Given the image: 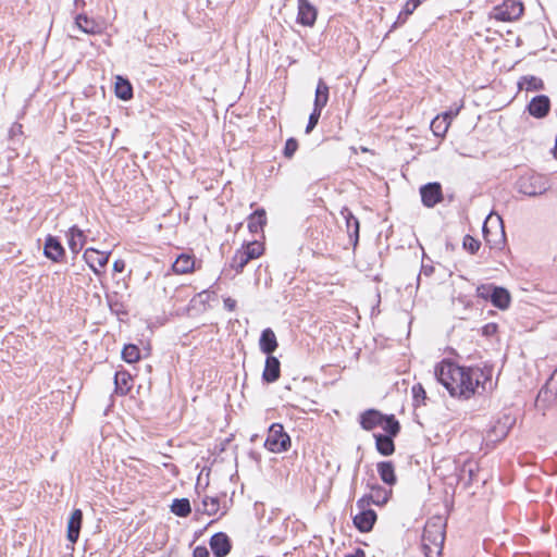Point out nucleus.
Wrapping results in <instances>:
<instances>
[{
	"label": "nucleus",
	"mask_w": 557,
	"mask_h": 557,
	"mask_svg": "<svg viewBox=\"0 0 557 557\" xmlns=\"http://www.w3.org/2000/svg\"><path fill=\"white\" fill-rule=\"evenodd\" d=\"M341 215L345 219L349 242L352 245V248L355 250L359 243V232H360L359 220L355 216V214L347 207H344L341 210Z\"/></svg>",
	"instance_id": "15"
},
{
	"label": "nucleus",
	"mask_w": 557,
	"mask_h": 557,
	"mask_svg": "<svg viewBox=\"0 0 557 557\" xmlns=\"http://www.w3.org/2000/svg\"><path fill=\"white\" fill-rule=\"evenodd\" d=\"M523 11L524 7L520 0H504L502 4L493 8L491 16L500 22H511L518 20Z\"/></svg>",
	"instance_id": "7"
},
{
	"label": "nucleus",
	"mask_w": 557,
	"mask_h": 557,
	"mask_svg": "<svg viewBox=\"0 0 557 557\" xmlns=\"http://www.w3.org/2000/svg\"><path fill=\"white\" fill-rule=\"evenodd\" d=\"M376 520L377 515L371 508L359 509V512L352 517L355 528L361 533L372 531Z\"/></svg>",
	"instance_id": "11"
},
{
	"label": "nucleus",
	"mask_w": 557,
	"mask_h": 557,
	"mask_svg": "<svg viewBox=\"0 0 557 557\" xmlns=\"http://www.w3.org/2000/svg\"><path fill=\"white\" fill-rule=\"evenodd\" d=\"M297 149H298V141H297V139L294 138V137H289L285 141V146L283 148V156L286 159H292L294 157V154L296 153Z\"/></svg>",
	"instance_id": "41"
},
{
	"label": "nucleus",
	"mask_w": 557,
	"mask_h": 557,
	"mask_svg": "<svg viewBox=\"0 0 557 557\" xmlns=\"http://www.w3.org/2000/svg\"><path fill=\"white\" fill-rule=\"evenodd\" d=\"M248 230L252 234H258L263 231L267 224V213L263 208H258L248 216Z\"/></svg>",
	"instance_id": "27"
},
{
	"label": "nucleus",
	"mask_w": 557,
	"mask_h": 557,
	"mask_svg": "<svg viewBox=\"0 0 557 557\" xmlns=\"http://www.w3.org/2000/svg\"><path fill=\"white\" fill-rule=\"evenodd\" d=\"M513 424V420H511L509 417H505V420H498L494 425L491 426V429L487 432V438L491 442H499L504 440L511 426Z\"/></svg>",
	"instance_id": "19"
},
{
	"label": "nucleus",
	"mask_w": 557,
	"mask_h": 557,
	"mask_svg": "<svg viewBox=\"0 0 557 557\" xmlns=\"http://www.w3.org/2000/svg\"><path fill=\"white\" fill-rule=\"evenodd\" d=\"M66 236L70 250L74 255L79 253L86 243V235L84 232L77 225H72L69 228Z\"/></svg>",
	"instance_id": "21"
},
{
	"label": "nucleus",
	"mask_w": 557,
	"mask_h": 557,
	"mask_svg": "<svg viewBox=\"0 0 557 557\" xmlns=\"http://www.w3.org/2000/svg\"><path fill=\"white\" fill-rule=\"evenodd\" d=\"M318 11L309 0H298L297 23L302 26H313Z\"/></svg>",
	"instance_id": "16"
},
{
	"label": "nucleus",
	"mask_w": 557,
	"mask_h": 557,
	"mask_svg": "<svg viewBox=\"0 0 557 557\" xmlns=\"http://www.w3.org/2000/svg\"><path fill=\"white\" fill-rule=\"evenodd\" d=\"M383 414L380 410L370 408L359 414L358 421L364 431H372L382 424Z\"/></svg>",
	"instance_id": "18"
},
{
	"label": "nucleus",
	"mask_w": 557,
	"mask_h": 557,
	"mask_svg": "<svg viewBox=\"0 0 557 557\" xmlns=\"http://www.w3.org/2000/svg\"><path fill=\"white\" fill-rule=\"evenodd\" d=\"M554 156L557 159V136H556V139H555Z\"/></svg>",
	"instance_id": "56"
},
{
	"label": "nucleus",
	"mask_w": 557,
	"mask_h": 557,
	"mask_svg": "<svg viewBox=\"0 0 557 557\" xmlns=\"http://www.w3.org/2000/svg\"><path fill=\"white\" fill-rule=\"evenodd\" d=\"M224 308L228 311H234L236 308V300L231 297H225L223 299Z\"/></svg>",
	"instance_id": "48"
},
{
	"label": "nucleus",
	"mask_w": 557,
	"mask_h": 557,
	"mask_svg": "<svg viewBox=\"0 0 557 557\" xmlns=\"http://www.w3.org/2000/svg\"><path fill=\"white\" fill-rule=\"evenodd\" d=\"M171 512L180 518H186L191 512V506L188 498H175L170 506Z\"/></svg>",
	"instance_id": "32"
},
{
	"label": "nucleus",
	"mask_w": 557,
	"mask_h": 557,
	"mask_svg": "<svg viewBox=\"0 0 557 557\" xmlns=\"http://www.w3.org/2000/svg\"><path fill=\"white\" fill-rule=\"evenodd\" d=\"M422 272L425 274V275H431L433 272H434V268L432 265L428 267V265H422Z\"/></svg>",
	"instance_id": "53"
},
{
	"label": "nucleus",
	"mask_w": 557,
	"mask_h": 557,
	"mask_svg": "<svg viewBox=\"0 0 557 557\" xmlns=\"http://www.w3.org/2000/svg\"><path fill=\"white\" fill-rule=\"evenodd\" d=\"M44 256L52 262H61L65 257V248L57 236L48 235L45 239Z\"/></svg>",
	"instance_id": "12"
},
{
	"label": "nucleus",
	"mask_w": 557,
	"mask_h": 557,
	"mask_svg": "<svg viewBox=\"0 0 557 557\" xmlns=\"http://www.w3.org/2000/svg\"><path fill=\"white\" fill-rule=\"evenodd\" d=\"M114 92L116 98H119L120 100H131L134 96V89L129 79L124 76L117 75L115 78Z\"/></svg>",
	"instance_id": "24"
},
{
	"label": "nucleus",
	"mask_w": 557,
	"mask_h": 557,
	"mask_svg": "<svg viewBox=\"0 0 557 557\" xmlns=\"http://www.w3.org/2000/svg\"><path fill=\"white\" fill-rule=\"evenodd\" d=\"M209 545L215 557H226L232 549V541L224 532L214 533L210 537Z\"/></svg>",
	"instance_id": "14"
},
{
	"label": "nucleus",
	"mask_w": 557,
	"mask_h": 557,
	"mask_svg": "<svg viewBox=\"0 0 557 557\" xmlns=\"http://www.w3.org/2000/svg\"><path fill=\"white\" fill-rule=\"evenodd\" d=\"M462 108V104L456 107V108H450L449 110L443 112L442 114H438L442 119L445 120V122H449V124L451 123V121L459 114L460 110Z\"/></svg>",
	"instance_id": "45"
},
{
	"label": "nucleus",
	"mask_w": 557,
	"mask_h": 557,
	"mask_svg": "<svg viewBox=\"0 0 557 557\" xmlns=\"http://www.w3.org/2000/svg\"><path fill=\"white\" fill-rule=\"evenodd\" d=\"M74 4L76 8L83 7V5H85V1L84 0H74Z\"/></svg>",
	"instance_id": "55"
},
{
	"label": "nucleus",
	"mask_w": 557,
	"mask_h": 557,
	"mask_svg": "<svg viewBox=\"0 0 557 557\" xmlns=\"http://www.w3.org/2000/svg\"><path fill=\"white\" fill-rule=\"evenodd\" d=\"M411 392L413 397V405L416 407L419 406L420 404H424L425 399L428 398L426 392L420 383L414 384L411 388Z\"/></svg>",
	"instance_id": "40"
},
{
	"label": "nucleus",
	"mask_w": 557,
	"mask_h": 557,
	"mask_svg": "<svg viewBox=\"0 0 557 557\" xmlns=\"http://www.w3.org/2000/svg\"><path fill=\"white\" fill-rule=\"evenodd\" d=\"M329 96L330 87L323 78H319L314 94L313 109L322 111L323 108L327 104Z\"/></svg>",
	"instance_id": "28"
},
{
	"label": "nucleus",
	"mask_w": 557,
	"mask_h": 557,
	"mask_svg": "<svg viewBox=\"0 0 557 557\" xmlns=\"http://www.w3.org/2000/svg\"><path fill=\"white\" fill-rule=\"evenodd\" d=\"M83 524V511L82 509H74L67 520L66 527V539L72 544L78 541L79 533Z\"/></svg>",
	"instance_id": "17"
},
{
	"label": "nucleus",
	"mask_w": 557,
	"mask_h": 557,
	"mask_svg": "<svg viewBox=\"0 0 557 557\" xmlns=\"http://www.w3.org/2000/svg\"><path fill=\"white\" fill-rule=\"evenodd\" d=\"M321 110L313 109L312 112L309 115L308 123L306 126V134H309L313 131V128L318 125L320 116H321Z\"/></svg>",
	"instance_id": "43"
},
{
	"label": "nucleus",
	"mask_w": 557,
	"mask_h": 557,
	"mask_svg": "<svg viewBox=\"0 0 557 557\" xmlns=\"http://www.w3.org/2000/svg\"><path fill=\"white\" fill-rule=\"evenodd\" d=\"M198 297L200 298L201 302H206L210 298V293L208 290H202L201 293L198 294Z\"/></svg>",
	"instance_id": "52"
},
{
	"label": "nucleus",
	"mask_w": 557,
	"mask_h": 557,
	"mask_svg": "<svg viewBox=\"0 0 557 557\" xmlns=\"http://www.w3.org/2000/svg\"><path fill=\"white\" fill-rule=\"evenodd\" d=\"M497 330H498V326L496 323H493V322L486 323L482 327V335L486 336V337H491L496 334Z\"/></svg>",
	"instance_id": "46"
},
{
	"label": "nucleus",
	"mask_w": 557,
	"mask_h": 557,
	"mask_svg": "<svg viewBox=\"0 0 557 557\" xmlns=\"http://www.w3.org/2000/svg\"><path fill=\"white\" fill-rule=\"evenodd\" d=\"M259 347L267 356H272V354L277 349L278 343L272 329L268 327L261 332Z\"/></svg>",
	"instance_id": "22"
},
{
	"label": "nucleus",
	"mask_w": 557,
	"mask_h": 557,
	"mask_svg": "<svg viewBox=\"0 0 557 557\" xmlns=\"http://www.w3.org/2000/svg\"><path fill=\"white\" fill-rule=\"evenodd\" d=\"M257 438V435L251 436V441H255Z\"/></svg>",
	"instance_id": "57"
},
{
	"label": "nucleus",
	"mask_w": 557,
	"mask_h": 557,
	"mask_svg": "<svg viewBox=\"0 0 557 557\" xmlns=\"http://www.w3.org/2000/svg\"><path fill=\"white\" fill-rule=\"evenodd\" d=\"M249 456H250V458H251V459H253V460H256V461H259V460H260V454H259V453H257V451L251 450V451L249 453Z\"/></svg>",
	"instance_id": "54"
},
{
	"label": "nucleus",
	"mask_w": 557,
	"mask_h": 557,
	"mask_svg": "<svg viewBox=\"0 0 557 557\" xmlns=\"http://www.w3.org/2000/svg\"><path fill=\"white\" fill-rule=\"evenodd\" d=\"M193 557H210V553L206 546L198 545L194 548Z\"/></svg>",
	"instance_id": "47"
},
{
	"label": "nucleus",
	"mask_w": 557,
	"mask_h": 557,
	"mask_svg": "<svg viewBox=\"0 0 557 557\" xmlns=\"http://www.w3.org/2000/svg\"><path fill=\"white\" fill-rule=\"evenodd\" d=\"M371 504L375 505V500H374V497L372 496V492L360 497L357 500L356 506L358 509H364V508H370Z\"/></svg>",
	"instance_id": "44"
},
{
	"label": "nucleus",
	"mask_w": 557,
	"mask_h": 557,
	"mask_svg": "<svg viewBox=\"0 0 557 557\" xmlns=\"http://www.w3.org/2000/svg\"><path fill=\"white\" fill-rule=\"evenodd\" d=\"M493 219H494L493 214H490L486 218V220L483 223L482 232H483V236H484L486 244L491 248L500 249L503 247V245L505 244V239H506L503 221L499 215H495V222L497 223L499 231L496 232L495 234H493L488 228V223H491L493 221Z\"/></svg>",
	"instance_id": "8"
},
{
	"label": "nucleus",
	"mask_w": 557,
	"mask_h": 557,
	"mask_svg": "<svg viewBox=\"0 0 557 557\" xmlns=\"http://www.w3.org/2000/svg\"><path fill=\"white\" fill-rule=\"evenodd\" d=\"M344 557H366V553L362 548H356L354 553L347 554Z\"/></svg>",
	"instance_id": "51"
},
{
	"label": "nucleus",
	"mask_w": 557,
	"mask_h": 557,
	"mask_svg": "<svg viewBox=\"0 0 557 557\" xmlns=\"http://www.w3.org/2000/svg\"><path fill=\"white\" fill-rule=\"evenodd\" d=\"M367 487L372 492L376 506L385 505L392 496V490H386L377 483H368Z\"/></svg>",
	"instance_id": "31"
},
{
	"label": "nucleus",
	"mask_w": 557,
	"mask_h": 557,
	"mask_svg": "<svg viewBox=\"0 0 557 557\" xmlns=\"http://www.w3.org/2000/svg\"><path fill=\"white\" fill-rule=\"evenodd\" d=\"M281 375V362L274 356H267L265 364L262 372V380L265 383H274Z\"/></svg>",
	"instance_id": "20"
},
{
	"label": "nucleus",
	"mask_w": 557,
	"mask_h": 557,
	"mask_svg": "<svg viewBox=\"0 0 557 557\" xmlns=\"http://www.w3.org/2000/svg\"><path fill=\"white\" fill-rule=\"evenodd\" d=\"M380 479L388 486H393L397 482L395 467L392 461H380L376 465Z\"/></svg>",
	"instance_id": "26"
},
{
	"label": "nucleus",
	"mask_w": 557,
	"mask_h": 557,
	"mask_svg": "<svg viewBox=\"0 0 557 557\" xmlns=\"http://www.w3.org/2000/svg\"><path fill=\"white\" fill-rule=\"evenodd\" d=\"M462 246L467 251L473 255L480 249L481 243L471 235H466L462 240Z\"/></svg>",
	"instance_id": "42"
},
{
	"label": "nucleus",
	"mask_w": 557,
	"mask_h": 557,
	"mask_svg": "<svg viewBox=\"0 0 557 557\" xmlns=\"http://www.w3.org/2000/svg\"><path fill=\"white\" fill-rule=\"evenodd\" d=\"M550 99L546 95H537L533 97L527 106L529 114L535 119H544L550 111Z\"/></svg>",
	"instance_id": "10"
},
{
	"label": "nucleus",
	"mask_w": 557,
	"mask_h": 557,
	"mask_svg": "<svg viewBox=\"0 0 557 557\" xmlns=\"http://www.w3.org/2000/svg\"><path fill=\"white\" fill-rule=\"evenodd\" d=\"M220 510V498L206 496L201 502V507L196 508V512L213 516Z\"/></svg>",
	"instance_id": "35"
},
{
	"label": "nucleus",
	"mask_w": 557,
	"mask_h": 557,
	"mask_svg": "<svg viewBox=\"0 0 557 557\" xmlns=\"http://www.w3.org/2000/svg\"><path fill=\"white\" fill-rule=\"evenodd\" d=\"M421 202L426 208H434L444 199L442 185L438 182H430L422 185L419 189Z\"/></svg>",
	"instance_id": "9"
},
{
	"label": "nucleus",
	"mask_w": 557,
	"mask_h": 557,
	"mask_svg": "<svg viewBox=\"0 0 557 557\" xmlns=\"http://www.w3.org/2000/svg\"><path fill=\"white\" fill-rule=\"evenodd\" d=\"M430 127L436 137H444L449 128V122H445L444 119H442L440 115H436L431 121Z\"/></svg>",
	"instance_id": "39"
},
{
	"label": "nucleus",
	"mask_w": 557,
	"mask_h": 557,
	"mask_svg": "<svg viewBox=\"0 0 557 557\" xmlns=\"http://www.w3.org/2000/svg\"><path fill=\"white\" fill-rule=\"evenodd\" d=\"M290 436L285 432L283 424L272 423L264 441V447L274 454L285 453L290 448Z\"/></svg>",
	"instance_id": "6"
},
{
	"label": "nucleus",
	"mask_w": 557,
	"mask_h": 557,
	"mask_svg": "<svg viewBox=\"0 0 557 557\" xmlns=\"http://www.w3.org/2000/svg\"><path fill=\"white\" fill-rule=\"evenodd\" d=\"M385 435L397 436L400 432V423L394 414H383L382 424Z\"/></svg>",
	"instance_id": "33"
},
{
	"label": "nucleus",
	"mask_w": 557,
	"mask_h": 557,
	"mask_svg": "<svg viewBox=\"0 0 557 557\" xmlns=\"http://www.w3.org/2000/svg\"><path fill=\"white\" fill-rule=\"evenodd\" d=\"M416 9L417 7H413L412 4H410V1L407 0L401 11L399 12L396 21L393 23L389 32L396 29L399 26H403L407 22L408 17L414 12Z\"/></svg>",
	"instance_id": "37"
},
{
	"label": "nucleus",
	"mask_w": 557,
	"mask_h": 557,
	"mask_svg": "<svg viewBox=\"0 0 557 557\" xmlns=\"http://www.w3.org/2000/svg\"><path fill=\"white\" fill-rule=\"evenodd\" d=\"M434 376L451 397L468 400L475 394L484 372L479 367H462L444 359L436 364Z\"/></svg>",
	"instance_id": "1"
},
{
	"label": "nucleus",
	"mask_w": 557,
	"mask_h": 557,
	"mask_svg": "<svg viewBox=\"0 0 557 557\" xmlns=\"http://www.w3.org/2000/svg\"><path fill=\"white\" fill-rule=\"evenodd\" d=\"M125 261L122 259H117L113 262V271L116 273H122L125 270Z\"/></svg>",
	"instance_id": "49"
},
{
	"label": "nucleus",
	"mask_w": 557,
	"mask_h": 557,
	"mask_svg": "<svg viewBox=\"0 0 557 557\" xmlns=\"http://www.w3.org/2000/svg\"><path fill=\"white\" fill-rule=\"evenodd\" d=\"M476 296L491 304L499 310H506L511 302L508 289L494 284H481L476 287Z\"/></svg>",
	"instance_id": "4"
},
{
	"label": "nucleus",
	"mask_w": 557,
	"mask_h": 557,
	"mask_svg": "<svg viewBox=\"0 0 557 557\" xmlns=\"http://www.w3.org/2000/svg\"><path fill=\"white\" fill-rule=\"evenodd\" d=\"M10 138L11 140H14V137L17 136V135H22V125L21 124H14L11 128H10Z\"/></svg>",
	"instance_id": "50"
},
{
	"label": "nucleus",
	"mask_w": 557,
	"mask_h": 557,
	"mask_svg": "<svg viewBox=\"0 0 557 557\" xmlns=\"http://www.w3.org/2000/svg\"><path fill=\"white\" fill-rule=\"evenodd\" d=\"M195 259L194 257L181 253L172 264V270L177 274H186L194 270Z\"/></svg>",
	"instance_id": "29"
},
{
	"label": "nucleus",
	"mask_w": 557,
	"mask_h": 557,
	"mask_svg": "<svg viewBox=\"0 0 557 557\" xmlns=\"http://www.w3.org/2000/svg\"><path fill=\"white\" fill-rule=\"evenodd\" d=\"M446 523L440 516L430 518L422 533V550L425 557H440L445 540Z\"/></svg>",
	"instance_id": "2"
},
{
	"label": "nucleus",
	"mask_w": 557,
	"mask_h": 557,
	"mask_svg": "<svg viewBox=\"0 0 557 557\" xmlns=\"http://www.w3.org/2000/svg\"><path fill=\"white\" fill-rule=\"evenodd\" d=\"M111 252L99 251L95 248H87L83 255L84 260L96 275H101V271L96 267L104 268L108 264Z\"/></svg>",
	"instance_id": "13"
},
{
	"label": "nucleus",
	"mask_w": 557,
	"mask_h": 557,
	"mask_svg": "<svg viewBox=\"0 0 557 557\" xmlns=\"http://www.w3.org/2000/svg\"><path fill=\"white\" fill-rule=\"evenodd\" d=\"M122 359L127 363H134L140 359V350L134 344H126L122 349Z\"/></svg>",
	"instance_id": "38"
},
{
	"label": "nucleus",
	"mask_w": 557,
	"mask_h": 557,
	"mask_svg": "<svg viewBox=\"0 0 557 557\" xmlns=\"http://www.w3.org/2000/svg\"><path fill=\"white\" fill-rule=\"evenodd\" d=\"M518 193L528 197H537L545 194L549 188V182L546 176L536 172H525L515 183Z\"/></svg>",
	"instance_id": "3"
},
{
	"label": "nucleus",
	"mask_w": 557,
	"mask_h": 557,
	"mask_svg": "<svg viewBox=\"0 0 557 557\" xmlns=\"http://www.w3.org/2000/svg\"><path fill=\"white\" fill-rule=\"evenodd\" d=\"M375 448L382 456H391L395 453V436L385 435L382 433H374Z\"/></svg>",
	"instance_id": "23"
},
{
	"label": "nucleus",
	"mask_w": 557,
	"mask_h": 557,
	"mask_svg": "<svg viewBox=\"0 0 557 557\" xmlns=\"http://www.w3.org/2000/svg\"><path fill=\"white\" fill-rule=\"evenodd\" d=\"M262 253L263 246L260 242H249L244 244L242 248L235 252L231 259L230 267L234 269L236 273H242L251 260L259 258Z\"/></svg>",
	"instance_id": "5"
},
{
	"label": "nucleus",
	"mask_w": 557,
	"mask_h": 557,
	"mask_svg": "<svg viewBox=\"0 0 557 557\" xmlns=\"http://www.w3.org/2000/svg\"><path fill=\"white\" fill-rule=\"evenodd\" d=\"M557 397V369L552 373L545 385L540 389L537 398L550 400Z\"/></svg>",
	"instance_id": "30"
},
{
	"label": "nucleus",
	"mask_w": 557,
	"mask_h": 557,
	"mask_svg": "<svg viewBox=\"0 0 557 557\" xmlns=\"http://www.w3.org/2000/svg\"><path fill=\"white\" fill-rule=\"evenodd\" d=\"M75 24L78 28L86 34H97L100 30L99 25L92 20L89 18L86 14L82 13L75 17Z\"/></svg>",
	"instance_id": "34"
},
{
	"label": "nucleus",
	"mask_w": 557,
	"mask_h": 557,
	"mask_svg": "<svg viewBox=\"0 0 557 557\" xmlns=\"http://www.w3.org/2000/svg\"><path fill=\"white\" fill-rule=\"evenodd\" d=\"M519 89H525L528 91L533 90H543L544 89V82L536 76L533 75H525L520 78L518 82Z\"/></svg>",
	"instance_id": "36"
},
{
	"label": "nucleus",
	"mask_w": 557,
	"mask_h": 557,
	"mask_svg": "<svg viewBox=\"0 0 557 557\" xmlns=\"http://www.w3.org/2000/svg\"><path fill=\"white\" fill-rule=\"evenodd\" d=\"M132 375L126 370H119L114 374V392L117 395H127L132 388Z\"/></svg>",
	"instance_id": "25"
}]
</instances>
